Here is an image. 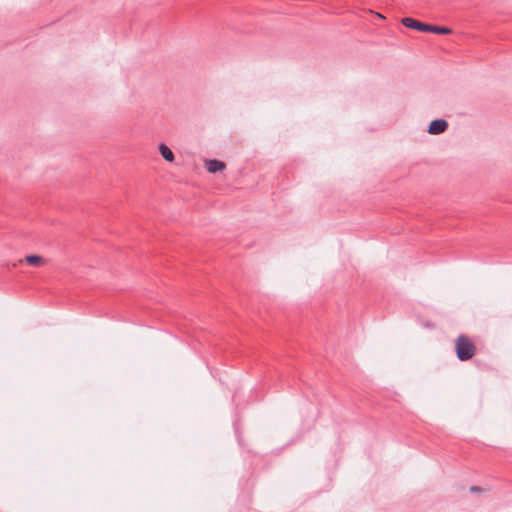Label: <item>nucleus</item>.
Masks as SVG:
<instances>
[{
	"label": "nucleus",
	"instance_id": "5",
	"mask_svg": "<svg viewBox=\"0 0 512 512\" xmlns=\"http://www.w3.org/2000/svg\"><path fill=\"white\" fill-rule=\"evenodd\" d=\"M159 152L161 154V156L167 161V162H172L174 160V153L172 152V150L167 146L165 145L164 143H161L159 145Z\"/></svg>",
	"mask_w": 512,
	"mask_h": 512
},
{
	"label": "nucleus",
	"instance_id": "4",
	"mask_svg": "<svg viewBox=\"0 0 512 512\" xmlns=\"http://www.w3.org/2000/svg\"><path fill=\"white\" fill-rule=\"evenodd\" d=\"M205 167L209 173H216V172L223 171L226 168V165L222 161L212 159V160L206 161Z\"/></svg>",
	"mask_w": 512,
	"mask_h": 512
},
{
	"label": "nucleus",
	"instance_id": "7",
	"mask_svg": "<svg viewBox=\"0 0 512 512\" xmlns=\"http://www.w3.org/2000/svg\"><path fill=\"white\" fill-rule=\"evenodd\" d=\"M470 491H471L472 493H478V492H480V491H481V488H480V487H478V486H471V487H470Z\"/></svg>",
	"mask_w": 512,
	"mask_h": 512
},
{
	"label": "nucleus",
	"instance_id": "6",
	"mask_svg": "<svg viewBox=\"0 0 512 512\" xmlns=\"http://www.w3.org/2000/svg\"><path fill=\"white\" fill-rule=\"evenodd\" d=\"M25 261L32 266H42L46 263V260L39 255H28L25 257Z\"/></svg>",
	"mask_w": 512,
	"mask_h": 512
},
{
	"label": "nucleus",
	"instance_id": "1",
	"mask_svg": "<svg viewBox=\"0 0 512 512\" xmlns=\"http://www.w3.org/2000/svg\"><path fill=\"white\" fill-rule=\"evenodd\" d=\"M401 23L407 28L415 29L421 32H430L435 34H450L452 32L448 27L423 23L411 17L403 18Z\"/></svg>",
	"mask_w": 512,
	"mask_h": 512
},
{
	"label": "nucleus",
	"instance_id": "2",
	"mask_svg": "<svg viewBox=\"0 0 512 512\" xmlns=\"http://www.w3.org/2000/svg\"><path fill=\"white\" fill-rule=\"evenodd\" d=\"M455 351L460 361H468L475 355L476 346L467 336L462 334L455 341Z\"/></svg>",
	"mask_w": 512,
	"mask_h": 512
},
{
	"label": "nucleus",
	"instance_id": "3",
	"mask_svg": "<svg viewBox=\"0 0 512 512\" xmlns=\"http://www.w3.org/2000/svg\"><path fill=\"white\" fill-rule=\"evenodd\" d=\"M448 123L444 119H435L431 121L428 127V133L431 135H439L446 131Z\"/></svg>",
	"mask_w": 512,
	"mask_h": 512
}]
</instances>
